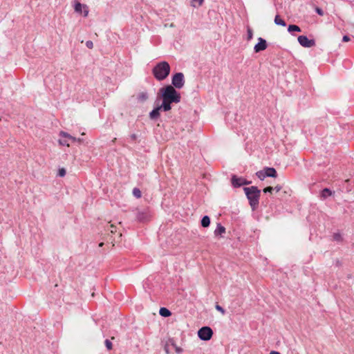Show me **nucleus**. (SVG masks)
Masks as SVG:
<instances>
[{
	"instance_id": "nucleus-26",
	"label": "nucleus",
	"mask_w": 354,
	"mask_h": 354,
	"mask_svg": "<svg viewBox=\"0 0 354 354\" xmlns=\"http://www.w3.org/2000/svg\"><path fill=\"white\" fill-rule=\"evenodd\" d=\"M333 236V239L336 241H341L342 240V236L339 233H335Z\"/></svg>"
},
{
	"instance_id": "nucleus-33",
	"label": "nucleus",
	"mask_w": 354,
	"mask_h": 354,
	"mask_svg": "<svg viewBox=\"0 0 354 354\" xmlns=\"http://www.w3.org/2000/svg\"><path fill=\"white\" fill-rule=\"evenodd\" d=\"M250 183H251V181H248L246 179L243 178V180H242V183H241V186L242 185H250Z\"/></svg>"
},
{
	"instance_id": "nucleus-24",
	"label": "nucleus",
	"mask_w": 354,
	"mask_h": 354,
	"mask_svg": "<svg viewBox=\"0 0 354 354\" xmlns=\"http://www.w3.org/2000/svg\"><path fill=\"white\" fill-rule=\"evenodd\" d=\"M247 39L250 40L253 37V31L251 28L248 27L247 28Z\"/></svg>"
},
{
	"instance_id": "nucleus-4",
	"label": "nucleus",
	"mask_w": 354,
	"mask_h": 354,
	"mask_svg": "<svg viewBox=\"0 0 354 354\" xmlns=\"http://www.w3.org/2000/svg\"><path fill=\"white\" fill-rule=\"evenodd\" d=\"M136 220L141 223H145L150 220L151 214L148 208L136 209L135 210Z\"/></svg>"
},
{
	"instance_id": "nucleus-7",
	"label": "nucleus",
	"mask_w": 354,
	"mask_h": 354,
	"mask_svg": "<svg viewBox=\"0 0 354 354\" xmlns=\"http://www.w3.org/2000/svg\"><path fill=\"white\" fill-rule=\"evenodd\" d=\"M59 135L61 136V138L59 140V143L61 145L69 147V142H71L73 143L76 142V138L71 136L68 133L61 131Z\"/></svg>"
},
{
	"instance_id": "nucleus-22",
	"label": "nucleus",
	"mask_w": 354,
	"mask_h": 354,
	"mask_svg": "<svg viewBox=\"0 0 354 354\" xmlns=\"http://www.w3.org/2000/svg\"><path fill=\"white\" fill-rule=\"evenodd\" d=\"M159 107L164 111H168L171 109V106L169 104H166V102H162V104L159 106Z\"/></svg>"
},
{
	"instance_id": "nucleus-6",
	"label": "nucleus",
	"mask_w": 354,
	"mask_h": 354,
	"mask_svg": "<svg viewBox=\"0 0 354 354\" xmlns=\"http://www.w3.org/2000/svg\"><path fill=\"white\" fill-rule=\"evenodd\" d=\"M213 335V330L209 326H203L198 331V337L203 341L209 340Z\"/></svg>"
},
{
	"instance_id": "nucleus-38",
	"label": "nucleus",
	"mask_w": 354,
	"mask_h": 354,
	"mask_svg": "<svg viewBox=\"0 0 354 354\" xmlns=\"http://www.w3.org/2000/svg\"><path fill=\"white\" fill-rule=\"evenodd\" d=\"M182 349L180 348H178L177 346H176V351L178 353H180L182 352Z\"/></svg>"
},
{
	"instance_id": "nucleus-29",
	"label": "nucleus",
	"mask_w": 354,
	"mask_h": 354,
	"mask_svg": "<svg viewBox=\"0 0 354 354\" xmlns=\"http://www.w3.org/2000/svg\"><path fill=\"white\" fill-rule=\"evenodd\" d=\"M66 175V170L64 168L59 169L58 171V176L63 177Z\"/></svg>"
},
{
	"instance_id": "nucleus-14",
	"label": "nucleus",
	"mask_w": 354,
	"mask_h": 354,
	"mask_svg": "<svg viewBox=\"0 0 354 354\" xmlns=\"http://www.w3.org/2000/svg\"><path fill=\"white\" fill-rule=\"evenodd\" d=\"M161 111L159 106L154 108L150 113H149V118L151 120H156L160 117V111Z\"/></svg>"
},
{
	"instance_id": "nucleus-40",
	"label": "nucleus",
	"mask_w": 354,
	"mask_h": 354,
	"mask_svg": "<svg viewBox=\"0 0 354 354\" xmlns=\"http://www.w3.org/2000/svg\"><path fill=\"white\" fill-rule=\"evenodd\" d=\"M82 140H82V139H81V138H78V139H77V138H76V142H80H80H82Z\"/></svg>"
},
{
	"instance_id": "nucleus-31",
	"label": "nucleus",
	"mask_w": 354,
	"mask_h": 354,
	"mask_svg": "<svg viewBox=\"0 0 354 354\" xmlns=\"http://www.w3.org/2000/svg\"><path fill=\"white\" fill-rule=\"evenodd\" d=\"M315 11L318 15H319L321 16H322L324 15V11L320 8L317 7L315 9Z\"/></svg>"
},
{
	"instance_id": "nucleus-16",
	"label": "nucleus",
	"mask_w": 354,
	"mask_h": 354,
	"mask_svg": "<svg viewBox=\"0 0 354 354\" xmlns=\"http://www.w3.org/2000/svg\"><path fill=\"white\" fill-rule=\"evenodd\" d=\"M201 226L203 227H207L210 225V218L208 216H204L201 221Z\"/></svg>"
},
{
	"instance_id": "nucleus-9",
	"label": "nucleus",
	"mask_w": 354,
	"mask_h": 354,
	"mask_svg": "<svg viewBox=\"0 0 354 354\" xmlns=\"http://www.w3.org/2000/svg\"><path fill=\"white\" fill-rule=\"evenodd\" d=\"M267 41L262 37L258 38V43L254 46V50L255 53H259L267 48Z\"/></svg>"
},
{
	"instance_id": "nucleus-32",
	"label": "nucleus",
	"mask_w": 354,
	"mask_h": 354,
	"mask_svg": "<svg viewBox=\"0 0 354 354\" xmlns=\"http://www.w3.org/2000/svg\"><path fill=\"white\" fill-rule=\"evenodd\" d=\"M115 228V226H114L113 225H110L109 226V230H110L111 233H115L116 232Z\"/></svg>"
},
{
	"instance_id": "nucleus-28",
	"label": "nucleus",
	"mask_w": 354,
	"mask_h": 354,
	"mask_svg": "<svg viewBox=\"0 0 354 354\" xmlns=\"http://www.w3.org/2000/svg\"><path fill=\"white\" fill-rule=\"evenodd\" d=\"M274 188L271 186H268L263 189L264 193H272Z\"/></svg>"
},
{
	"instance_id": "nucleus-37",
	"label": "nucleus",
	"mask_w": 354,
	"mask_h": 354,
	"mask_svg": "<svg viewBox=\"0 0 354 354\" xmlns=\"http://www.w3.org/2000/svg\"><path fill=\"white\" fill-rule=\"evenodd\" d=\"M162 102H166V104L171 105V104L172 103L171 102H170L168 100H166L165 98H162Z\"/></svg>"
},
{
	"instance_id": "nucleus-5",
	"label": "nucleus",
	"mask_w": 354,
	"mask_h": 354,
	"mask_svg": "<svg viewBox=\"0 0 354 354\" xmlns=\"http://www.w3.org/2000/svg\"><path fill=\"white\" fill-rule=\"evenodd\" d=\"M185 84V77L183 73H175L171 78V86L176 89H180Z\"/></svg>"
},
{
	"instance_id": "nucleus-2",
	"label": "nucleus",
	"mask_w": 354,
	"mask_h": 354,
	"mask_svg": "<svg viewBox=\"0 0 354 354\" xmlns=\"http://www.w3.org/2000/svg\"><path fill=\"white\" fill-rule=\"evenodd\" d=\"M243 190L252 209L255 210L259 206L261 190L256 186L244 187Z\"/></svg>"
},
{
	"instance_id": "nucleus-35",
	"label": "nucleus",
	"mask_w": 354,
	"mask_h": 354,
	"mask_svg": "<svg viewBox=\"0 0 354 354\" xmlns=\"http://www.w3.org/2000/svg\"><path fill=\"white\" fill-rule=\"evenodd\" d=\"M138 136L136 133H133L130 136V138L132 141H134L137 139Z\"/></svg>"
},
{
	"instance_id": "nucleus-39",
	"label": "nucleus",
	"mask_w": 354,
	"mask_h": 354,
	"mask_svg": "<svg viewBox=\"0 0 354 354\" xmlns=\"http://www.w3.org/2000/svg\"><path fill=\"white\" fill-rule=\"evenodd\" d=\"M270 354H281L279 352L276 351H272Z\"/></svg>"
},
{
	"instance_id": "nucleus-1",
	"label": "nucleus",
	"mask_w": 354,
	"mask_h": 354,
	"mask_svg": "<svg viewBox=\"0 0 354 354\" xmlns=\"http://www.w3.org/2000/svg\"><path fill=\"white\" fill-rule=\"evenodd\" d=\"M171 67L166 61L157 63L152 69V73L154 77L158 81L165 80L169 75Z\"/></svg>"
},
{
	"instance_id": "nucleus-36",
	"label": "nucleus",
	"mask_w": 354,
	"mask_h": 354,
	"mask_svg": "<svg viewBox=\"0 0 354 354\" xmlns=\"http://www.w3.org/2000/svg\"><path fill=\"white\" fill-rule=\"evenodd\" d=\"M274 188V190H275L277 192H279L281 189V185H277L275 186Z\"/></svg>"
},
{
	"instance_id": "nucleus-17",
	"label": "nucleus",
	"mask_w": 354,
	"mask_h": 354,
	"mask_svg": "<svg viewBox=\"0 0 354 354\" xmlns=\"http://www.w3.org/2000/svg\"><path fill=\"white\" fill-rule=\"evenodd\" d=\"M159 313L161 316H162L164 317H169L171 315V311L169 309L164 308V307L160 308V309L159 310Z\"/></svg>"
},
{
	"instance_id": "nucleus-30",
	"label": "nucleus",
	"mask_w": 354,
	"mask_h": 354,
	"mask_svg": "<svg viewBox=\"0 0 354 354\" xmlns=\"http://www.w3.org/2000/svg\"><path fill=\"white\" fill-rule=\"evenodd\" d=\"M86 46L88 48H89V49L93 48V41H91V40L87 41L86 42Z\"/></svg>"
},
{
	"instance_id": "nucleus-13",
	"label": "nucleus",
	"mask_w": 354,
	"mask_h": 354,
	"mask_svg": "<svg viewBox=\"0 0 354 354\" xmlns=\"http://www.w3.org/2000/svg\"><path fill=\"white\" fill-rule=\"evenodd\" d=\"M266 175L267 177L276 178L277 176V172L273 167H265Z\"/></svg>"
},
{
	"instance_id": "nucleus-19",
	"label": "nucleus",
	"mask_w": 354,
	"mask_h": 354,
	"mask_svg": "<svg viewBox=\"0 0 354 354\" xmlns=\"http://www.w3.org/2000/svg\"><path fill=\"white\" fill-rule=\"evenodd\" d=\"M138 100L140 102H145L148 99V94L147 92H142L138 95Z\"/></svg>"
},
{
	"instance_id": "nucleus-34",
	"label": "nucleus",
	"mask_w": 354,
	"mask_h": 354,
	"mask_svg": "<svg viewBox=\"0 0 354 354\" xmlns=\"http://www.w3.org/2000/svg\"><path fill=\"white\" fill-rule=\"evenodd\" d=\"M342 41L344 42H347V41H350V37L348 35H344V36H343Z\"/></svg>"
},
{
	"instance_id": "nucleus-25",
	"label": "nucleus",
	"mask_w": 354,
	"mask_h": 354,
	"mask_svg": "<svg viewBox=\"0 0 354 354\" xmlns=\"http://www.w3.org/2000/svg\"><path fill=\"white\" fill-rule=\"evenodd\" d=\"M104 344H105L106 348L109 351L112 349L113 344H112V342L109 339H105Z\"/></svg>"
},
{
	"instance_id": "nucleus-41",
	"label": "nucleus",
	"mask_w": 354,
	"mask_h": 354,
	"mask_svg": "<svg viewBox=\"0 0 354 354\" xmlns=\"http://www.w3.org/2000/svg\"><path fill=\"white\" fill-rule=\"evenodd\" d=\"M103 245H104V243H100L99 244V246H100V247H102Z\"/></svg>"
},
{
	"instance_id": "nucleus-23",
	"label": "nucleus",
	"mask_w": 354,
	"mask_h": 354,
	"mask_svg": "<svg viewBox=\"0 0 354 354\" xmlns=\"http://www.w3.org/2000/svg\"><path fill=\"white\" fill-rule=\"evenodd\" d=\"M133 195L136 198H140L142 196L141 191H140L138 188L135 187V188H133Z\"/></svg>"
},
{
	"instance_id": "nucleus-18",
	"label": "nucleus",
	"mask_w": 354,
	"mask_h": 354,
	"mask_svg": "<svg viewBox=\"0 0 354 354\" xmlns=\"http://www.w3.org/2000/svg\"><path fill=\"white\" fill-rule=\"evenodd\" d=\"M274 23H275V24L281 26H286V21L283 19H282L278 15L275 16Z\"/></svg>"
},
{
	"instance_id": "nucleus-8",
	"label": "nucleus",
	"mask_w": 354,
	"mask_h": 354,
	"mask_svg": "<svg viewBox=\"0 0 354 354\" xmlns=\"http://www.w3.org/2000/svg\"><path fill=\"white\" fill-rule=\"evenodd\" d=\"M297 40L299 44L305 48H310L315 46V41L314 39H309L305 35L299 36Z\"/></svg>"
},
{
	"instance_id": "nucleus-3",
	"label": "nucleus",
	"mask_w": 354,
	"mask_h": 354,
	"mask_svg": "<svg viewBox=\"0 0 354 354\" xmlns=\"http://www.w3.org/2000/svg\"><path fill=\"white\" fill-rule=\"evenodd\" d=\"M159 94L162 98H165L171 102L178 103L180 102V93L171 85H167L160 88Z\"/></svg>"
},
{
	"instance_id": "nucleus-21",
	"label": "nucleus",
	"mask_w": 354,
	"mask_h": 354,
	"mask_svg": "<svg viewBox=\"0 0 354 354\" xmlns=\"http://www.w3.org/2000/svg\"><path fill=\"white\" fill-rule=\"evenodd\" d=\"M257 176L261 180H263L267 176L266 175L265 169L260 170L256 173Z\"/></svg>"
},
{
	"instance_id": "nucleus-20",
	"label": "nucleus",
	"mask_w": 354,
	"mask_h": 354,
	"mask_svg": "<svg viewBox=\"0 0 354 354\" xmlns=\"http://www.w3.org/2000/svg\"><path fill=\"white\" fill-rule=\"evenodd\" d=\"M288 31L290 32H301V28L298 26L295 25V24L289 25V26L288 28Z\"/></svg>"
},
{
	"instance_id": "nucleus-11",
	"label": "nucleus",
	"mask_w": 354,
	"mask_h": 354,
	"mask_svg": "<svg viewBox=\"0 0 354 354\" xmlns=\"http://www.w3.org/2000/svg\"><path fill=\"white\" fill-rule=\"evenodd\" d=\"M334 194H335V192L330 190L328 188H324L321 192L320 198H321V199L324 200L326 198H328V196H331L334 195Z\"/></svg>"
},
{
	"instance_id": "nucleus-27",
	"label": "nucleus",
	"mask_w": 354,
	"mask_h": 354,
	"mask_svg": "<svg viewBox=\"0 0 354 354\" xmlns=\"http://www.w3.org/2000/svg\"><path fill=\"white\" fill-rule=\"evenodd\" d=\"M215 308L218 311L221 312L222 313V315H225V310L222 306H221L220 305L216 304Z\"/></svg>"
},
{
	"instance_id": "nucleus-12",
	"label": "nucleus",
	"mask_w": 354,
	"mask_h": 354,
	"mask_svg": "<svg viewBox=\"0 0 354 354\" xmlns=\"http://www.w3.org/2000/svg\"><path fill=\"white\" fill-rule=\"evenodd\" d=\"M243 178H239L236 175H233L231 178V183L233 187H240Z\"/></svg>"
},
{
	"instance_id": "nucleus-10",
	"label": "nucleus",
	"mask_w": 354,
	"mask_h": 354,
	"mask_svg": "<svg viewBox=\"0 0 354 354\" xmlns=\"http://www.w3.org/2000/svg\"><path fill=\"white\" fill-rule=\"evenodd\" d=\"M82 8H84V17H87L88 15V8L87 6L83 5L80 2H76L75 3L74 9L76 12L81 14Z\"/></svg>"
},
{
	"instance_id": "nucleus-15",
	"label": "nucleus",
	"mask_w": 354,
	"mask_h": 354,
	"mask_svg": "<svg viewBox=\"0 0 354 354\" xmlns=\"http://www.w3.org/2000/svg\"><path fill=\"white\" fill-rule=\"evenodd\" d=\"M225 232V227H223L221 223H218L216 228L214 231L215 236L222 235Z\"/></svg>"
}]
</instances>
